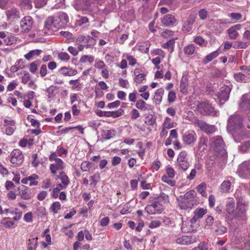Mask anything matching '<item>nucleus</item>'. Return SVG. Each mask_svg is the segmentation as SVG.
<instances>
[{
  "label": "nucleus",
  "mask_w": 250,
  "mask_h": 250,
  "mask_svg": "<svg viewBox=\"0 0 250 250\" xmlns=\"http://www.w3.org/2000/svg\"><path fill=\"white\" fill-rule=\"evenodd\" d=\"M235 202L230 200L227 202L226 211L227 213L237 221H244L246 220V207L241 203H238L235 208Z\"/></svg>",
  "instance_id": "obj_1"
},
{
  "label": "nucleus",
  "mask_w": 250,
  "mask_h": 250,
  "mask_svg": "<svg viewBox=\"0 0 250 250\" xmlns=\"http://www.w3.org/2000/svg\"><path fill=\"white\" fill-rule=\"evenodd\" d=\"M187 155L188 154L186 151L181 152L178 156L176 163L177 168L184 171H186L190 166L189 162L187 158Z\"/></svg>",
  "instance_id": "obj_2"
},
{
  "label": "nucleus",
  "mask_w": 250,
  "mask_h": 250,
  "mask_svg": "<svg viewBox=\"0 0 250 250\" xmlns=\"http://www.w3.org/2000/svg\"><path fill=\"white\" fill-rule=\"evenodd\" d=\"M228 122V128L230 130H238L243 126L242 118L238 115L230 116Z\"/></svg>",
  "instance_id": "obj_3"
},
{
  "label": "nucleus",
  "mask_w": 250,
  "mask_h": 250,
  "mask_svg": "<svg viewBox=\"0 0 250 250\" xmlns=\"http://www.w3.org/2000/svg\"><path fill=\"white\" fill-rule=\"evenodd\" d=\"M163 210V206L158 199L154 200L151 204L147 205L145 208L146 211L151 215L160 214Z\"/></svg>",
  "instance_id": "obj_4"
},
{
  "label": "nucleus",
  "mask_w": 250,
  "mask_h": 250,
  "mask_svg": "<svg viewBox=\"0 0 250 250\" xmlns=\"http://www.w3.org/2000/svg\"><path fill=\"white\" fill-rule=\"evenodd\" d=\"M230 90V88L227 85H223L221 87L220 91L215 94L219 104H223L229 99Z\"/></svg>",
  "instance_id": "obj_5"
},
{
  "label": "nucleus",
  "mask_w": 250,
  "mask_h": 250,
  "mask_svg": "<svg viewBox=\"0 0 250 250\" xmlns=\"http://www.w3.org/2000/svg\"><path fill=\"white\" fill-rule=\"evenodd\" d=\"M197 110L203 115H216L217 111L209 104L200 103L197 107Z\"/></svg>",
  "instance_id": "obj_6"
},
{
  "label": "nucleus",
  "mask_w": 250,
  "mask_h": 250,
  "mask_svg": "<svg viewBox=\"0 0 250 250\" xmlns=\"http://www.w3.org/2000/svg\"><path fill=\"white\" fill-rule=\"evenodd\" d=\"M10 162L16 167L20 166L23 163L24 157L21 151L16 149L13 150L10 154Z\"/></svg>",
  "instance_id": "obj_7"
},
{
  "label": "nucleus",
  "mask_w": 250,
  "mask_h": 250,
  "mask_svg": "<svg viewBox=\"0 0 250 250\" xmlns=\"http://www.w3.org/2000/svg\"><path fill=\"white\" fill-rule=\"evenodd\" d=\"M210 145L214 151L219 152L224 149L225 143L221 136H216L210 139Z\"/></svg>",
  "instance_id": "obj_8"
},
{
  "label": "nucleus",
  "mask_w": 250,
  "mask_h": 250,
  "mask_svg": "<svg viewBox=\"0 0 250 250\" xmlns=\"http://www.w3.org/2000/svg\"><path fill=\"white\" fill-rule=\"evenodd\" d=\"M54 18L55 20L56 26L59 27L60 29L64 28L69 21L68 16L64 12H59L57 16Z\"/></svg>",
  "instance_id": "obj_9"
},
{
  "label": "nucleus",
  "mask_w": 250,
  "mask_h": 250,
  "mask_svg": "<svg viewBox=\"0 0 250 250\" xmlns=\"http://www.w3.org/2000/svg\"><path fill=\"white\" fill-rule=\"evenodd\" d=\"M198 237L199 236L196 235L183 236L177 238L176 242L179 244L188 245L196 242Z\"/></svg>",
  "instance_id": "obj_10"
},
{
  "label": "nucleus",
  "mask_w": 250,
  "mask_h": 250,
  "mask_svg": "<svg viewBox=\"0 0 250 250\" xmlns=\"http://www.w3.org/2000/svg\"><path fill=\"white\" fill-rule=\"evenodd\" d=\"M195 123L201 130L207 134L213 133L216 130L214 125H208L203 121L197 120Z\"/></svg>",
  "instance_id": "obj_11"
},
{
  "label": "nucleus",
  "mask_w": 250,
  "mask_h": 250,
  "mask_svg": "<svg viewBox=\"0 0 250 250\" xmlns=\"http://www.w3.org/2000/svg\"><path fill=\"white\" fill-rule=\"evenodd\" d=\"M91 4L90 0H76L74 7L77 10H91Z\"/></svg>",
  "instance_id": "obj_12"
},
{
  "label": "nucleus",
  "mask_w": 250,
  "mask_h": 250,
  "mask_svg": "<svg viewBox=\"0 0 250 250\" xmlns=\"http://www.w3.org/2000/svg\"><path fill=\"white\" fill-rule=\"evenodd\" d=\"M178 201V205L181 209H188L192 208L196 204V201H190L180 196L177 199Z\"/></svg>",
  "instance_id": "obj_13"
},
{
  "label": "nucleus",
  "mask_w": 250,
  "mask_h": 250,
  "mask_svg": "<svg viewBox=\"0 0 250 250\" xmlns=\"http://www.w3.org/2000/svg\"><path fill=\"white\" fill-rule=\"evenodd\" d=\"M76 42L77 44L83 43L86 48L93 46L95 44V40L91 39L90 36L86 37L83 35L79 36L76 39Z\"/></svg>",
  "instance_id": "obj_14"
},
{
  "label": "nucleus",
  "mask_w": 250,
  "mask_h": 250,
  "mask_svg": "<svg viewBox=\"0 0 250 250\" xmlns=\"http://www.w3.org/2000/svg\"><path fill=\"white\" fill-rule=\"evenodd\" d=\"M33 25V20L29 16L25 17L21 21V27L23 32L29 31Z\"/></svg>",
  "instance_id": "obj_15"
},
{
  "label": "nucleus",
  "mask_w": 250,
  "mask_h": 250,
  "mask_svg": "<svg viewBox=\"0 0 250 250\" xmlns=\"http://www.w3.org/2000/svg\"><path fill=\"white\" fill-rule=\"evenodd\" d=\"M197 136L194 131L186 132L183 136V141L187 145H190L194 144L196 141Z\"/></svg>",
  "instance_id": "obj_16"
},
{
  "label": "nucleus",
  "mask_w": 250,
  "mask_h": 250,
  "mask_svg": "<svg viewBox=\"0 0 250 250\" xmlns=\"http://www.w3.org/2000/svg\"><path fill=\"white\" fill-rule=\"evenodd\" d=\"M196 15L195 14H191L187 18L186 21L184 23L182 29L184 32H189L192 28V25L194 23L196 20Z\"/></svg>",
  "instance_id": "obj_17"
},
{
  "label": "nucleus",
  "mask_w": 250,
  "mask_h": 250,
  "mask_svg": "<svg viewBox=\"0 0 250 250\" xmlns=\"http://www.w3.org/2000/svg\"><path fill=\"white\" fill-rule=\"evenodd\" d=\"M249 166H250V162L243 163L240 166L238 172L241 177L246 178L250 176V168L249 167Z\"/></svg>",
  "instance_id": "obj_18"
},
{
  "label": "nucleus",
  "mask_w": 250,
  "mask_h": 250,
  "mask_svg": "<svg viewBox=\"0 0 250 250\" xmlns=\"http://www.w3.org/2000/svg\"><path fill=\"white\" fill-rule=\"evenodd\" d=\"M241 27L242 25L238 24L234 25L228 29L227 32L229 35V38L230 39L233 40L236 39L239 35L237 31L239 30Z\"/></svg>",
  "instance_id": "obj_19"
},
{
  "label": "nucleus",
  "mask_w": 250,
  "mask_h": 250,
  "mask_svg": "<svg viewBox=\"0 0 250 250\" xmlns=\"http://www.w3.org/2000/svg\"><path fill=\"white\" fill-rule=\"evenodd\" d=\"M6 14L8 20L11 21L19 19L21 17L20 11L15 8H12L7 10Z\"/></svg>",
  "instance_id": "obj_20"
},
{
  "label": "nucleus",
  "mask_w": 250,
  "mask_h": 250,
  "mask_svg": "<svg viewBox=\"0 0 250 250\" xmlns=\"http://www.w3.org/2000/svg\"><path fill=\"white\" fill-rule=\"evenodd\" d=\"M55 20L54 17H48L45 21L44 27L48 30H51L53 31L59 29V27H57L55 23Z\"/></svg>",
  "instance_id": "obj_21"
},
{
  "label": "nucleus",
  "mask_w": 250,
  "mask_h": 250,
  "mask_svg": "<svg viewBox=\"0 0 250 250\" xmlns=\"http://www.w3.org/2000/svg\"><path fill=\"white\" fill-rule=\"evenodd\" d=\"M63 168L64 164L62 159H57L55 164H51L50 166V169L53 174H55L58 170H62Z\"/></svg>",
  "instance_id": "obj_22"
},
{
  "label": "nucleus",
  "mask_w": 250,
  "mask_h": 250,
  "mask_svg": "<svg viewBox=\"0 0 250 250\" xmlns=\"http://www.w3.org/2000/svg\"><path fill=\"white\" fill-rule=\"evenodd\" d=\"M176 22V19L171 14H167L162 19V23L165 26H171Z\"/></svg>",
  "instance_id": "obj_23"
},
{
  "label": "nucleus",
  "mask_w": 250,
  "mask_h": 250,
  "mask_svg": "<svg viewBox=\"0 0 250 250\" xmlns=\"http://www.w3.org/2000/svg\"><path fill=\"white\" fill-rule=\"evenodd\" d=\"M242 110L246 111L250 109V97L248 95H244L239 104Z\"/></svg>",
  "instance_id": "obj_24"
},
{
  "label": "nucleus",
  "mask_w": 250,
  "mask_h": 250,
  "mask_svg": "<svg viewBox=\"0 0 250 250\" xmlns=\"http://www.w3.org/2000/svg\"><path fill=\"white\" fill-rule=\"evenodd\" d=\"M59 72L64 76H72L76 75L78 72L76 69L65 66L62 67L59 69Z\"/></svg>",
  "instance_id": "obj_25"
},
{
  "label": "nucleus",
  "mask_w": 250,
  "mask_h": 250,
  "mask_svg": "<svg viewBox=\"0 0 250 250\" xmlns=\"http://www.w3.org/2000/svg\"><path fill=\"white\" fill-rule=\"evenodd\" d=\"M134 74L135 76L134 81L137 83H141L145 80L146 75L143 72L142 70L140 69L136 68L134 70Z\"/></svg>",
  "instance_id": "obj_26"
},
{
  "label": "nucleus",
  "mask_w": 250,
  "mask_h": 250,
  "mask_svg": "<svg viewBox=\"0 0 250 250\" xmlns=\"http://www.w3.org/2000/svg\"><path fill=\"white\" fill-rule=\"evenodd\" d=\"M164 94V89L163 88L158 89L154 93V96L153 99V103L156 104H159L162 101Z\"/></svg>",
  "instance_id": "obj_27"
},
{
  "label": "nucleus",
  "mask_w": 250,
  "mask_h": 250,
  "mask_svg": "<svg viewBox=\"0 0 250 250\" xmlns=\"http://www.w3.org/2000/svg\"><path fill=\"white\" fill-rule=\"evenodd\" d=\"M19 195L23 200H30L32 197L31 193L29 191V188L27 187H23V189H20Z\"/></svg>",
  "instance_id": "obj_28"
},
{
  "label": "nucleus",
  "mask_w": 250,
  "mask_h": 250,
  "mask_svg": "<svg viewBox=\"0 0 250 250\" xmlns=\"http://www.w3.org/2000/svg\"><path fill=\"white\" fill-rule=\"evenodd\" d=\"M188 80L186 76H183L180 82V91L183 94L187 93L188 92Z\"/></svg>",
  "instance_id": "obj_29"
},
{
  "label": "nucleus",
  "mask_w": 250,
  "mask_h": 250,
  "mask_svg": "<svg viewBox=\"0 0 250 250\" xmlns=\"http://www.w3.org/2000/svg\"><path fill=\"white\" fill-rule=\"evenodd\" d=\"M124 110L122 108L119 109L118 110L114 111H104V116L106 117H112L114 118L119 117L123 115Z\"/></svg>",
  "instance_id": "obj_30"
},
{
  "label": "nucleus",
  "mask_w": 250,
  "mask_h": 250,
  "mask_svg": "<svg viewBox=\"0 0 250 250\" xmlns=\"http://www.w3.org/2000/svg\"><path fill=\"white\" fill-rule=\"evenodd\" d=\"M116 134L115 129L103 130L101 132L102 137L105 140H109L114 137Z\"/></svg>",
  "instance_id": "obj_31"
},
{
  "label": "nucleus",
  "mask_w": 250,
  "mask_h": 250,
  "mask_svg": "<svg viewBox=\"0 0 250 250\" xmlns=\"http://www.w3.org/2000/svg\"><path fill=\"white\" fill-rule=\"evenodd\" d=\"M58 179H59L61 180L62 186L65 188L70 183L68 177L66 175L65 172L63 171H62L60 172L59 176H58Z\"/></svg>",
  "instance_id": "obj_32"
},
{
  "label": "nucleus",
  "mask_w": 250,
  "mask_h": 250,
  "mask_svg": "<svg viewBox=\"0 0 250 250\" xmlns=\"http://www.w3.org/2000/svg\"><path fill=\"white\" fill-rule=\"evenodd\" d=\"M218 55L219 52L218 50L213 51L206 56L205 58L203 60V63L204 64H206L216 58Z\"/></svg>",
  "instance_id": "obj_33"
},
{
  "label": "nucleus",
  "mask_w": 250,
  "mask_h": 250,
  "mask_svg": "<svg viewBox=\"0 0 250 250\" xmlns=\"http://www.w3.org/2000/svg\"><path fill=\"white\" fill-rule=\"evenodd\" d=\"M175 43V40L174 39H171L162 44V46L164 48L167 49L170 53H172L174 51Z\"/></svg>",
  "instance_id": "obj_34"
},
{
  "label": "nucleus",
  "mask_w": 250,
  "mask_h": 250,
  "mask_svg": "<svg viewBox=\"0 0 250 250\" xmlns=\"http://www.w3.org/2000/svg\"><path fill=\"white\" fill-rule=\"evenodd\" d=\"M42 52L41 50L39 49L31 50L28 53L25 55L24 57L26 60L29 61L35 57L39 56Z\"/></svg>",
  "instance_id": "obj_35"
},
{
  "label": "nucleus",
  "mask_w": 250,
  "mask_h": 250,
  "mask_svg": "<svg viewBox=\"0 0 250 250\" xmlns=\"http://www.w3.org/2000/svg\"><path fill=\"white\" fill-rule=\"evenodd\" d=\"M231 186L230 180H227L224 181L220 186L221 190L223 192H227L229 191Z\"/></svg>",
  "instance_id": "obj_36"
},
{
  "label": "nucleus",
  "mask_w": 250,
  "mask_h": 250,
  "mask_svg": "<svg viewBox=\"0 0 250 250\" xmlns=\"http://www.w3.org/2000/svg\"><path fill=\"white\" fill-rule=\"evenodd\" d=\"M207 213V209L204 208H197L194 211L195 217L198 219L202 218Z\"/></svg>",
  "instance_id": "obj_37"
},
{
  "label": "nucleus",
  "mask_w": 250,
  "mask_h": 250,
  "mask_svg": "<svg viewBox=\"0 0 250 250\" xmlns=\"http://www.w3.org/2000/svg\"><path fill=\"white\" fill-rule=\"evenodd\" d=\"M196 196V193L195 191L194 190H191L187 192L184 196H182V197L190 201H196L195 200Z\"/></svg>",
  "instance_id": "obj_38"
},
{
  "label": "nucleus",
  "mask_w": 250,
  "mask_h": 250,
  "mask_svg": "<svg viewBox=\"0 0 250 250\" xmlns=\"http://www.w3.org/2000/svg\"><path fill=\"white\" fill-rule=\"evenodd\" d=\"M250 44V42H235L233 47L235 49H245Z\"/></svg>",
  "instance_id": "obj_39"
},
{
  "label": "nucleus",
  "mask_w": 250,
  "mask_h": 250,
  "mask_svg": "<svg viewBox=\"0 0 250 250\" xmlns=\"http://www.w3.org/2000/svg\"><path fill=\"white\" fill-rule=\"evenodd\" d=\"M208 140L207 138L205 137H202L200 138L199 142L198 143V148L199 150H203L207 146V144Z\"/></svg>",
  "instance_id": "obj_40"
},
{
  "label": "nucleus",
  "mask_w": 250,
  "mask_h": 250,
  "mask_svg": "<svg viewBox=\"0 0 250 250\" xmlns=\"http://www.w3.org/2000/svg\"><path fill=\"white\" fill-rule=\"evenodd\" d=\"M162 126L165 128L169 129L174 127V124L171 119L167 117L165 118Z\"/></svg>",
  "instance_id": "obj_41"
},
{
  "label": "nucleus",
  "mask_w": 250,
  "mask_h": 250,
  "mask_svg": "<svg viewBox=\"0 0 250 250\" xmlns=\"http://www.w3.org/2000/svg\"><path fill=\"white\" fill-rule=\"evenodd\" d=\"M61 208V205L59 202L56 201L51 205L49 209L51 212H53L54 213H58L59 211Z\"/></svg>",
  "instance_id": "obj_42"
},
{
  "label": "nucleus",
  "mask_w": 250,
  "mask_h": 250,
  "mask_svg": "<svg viewBox=\"0 0 250 250\" xmlns=\"http://www.w3.org/2000/svg\"><path fill=\"white\" fill-rule=\"evenodd\" d=\"M37 238L29 239L28 247L27 250H36L37 247Z\"/></svg>",
  "instance_id": "obj_43"
},
{
  "label": "nucleus",
  "mask_w": 250,
  "mask_h": 250,
  "mask_svg": "<svg viewBox=\"0 0 250 250\" xmlns=\"http://www.w3.org/2000/svg\"><path fill=\"white\" fill-rule=\"evenodd\" d=\"M39 176L36 174H32L28 176V182L30 186H37L38 184V182L36 180L39 179Z\"/></svg>",
  "instance_id": "obj_44"
},
{
  "label": "nucleus",
  "mask_w": 250,
  "mask_h": 250,
  "mask_svg": "<svg viewBox=\"0 0 250 250\" xmlns=\"http://www.w3.org/2000/svg\"><path fill=\"white\" fill-rule=\"evenodd\" d=\"M195 49V47L194 44H188L185 47L184 51L185 54L190 55L194 53Z\"/></svg>",
  "instance_id": "obj_45"
},
{
  "label": "nucleus",
  "mask_w": 250,
  "mask_h": 250,
  "mask_svg": "<svg viewBox=\"0 0 250 250\" xmlns=\"http://www.w3.org/2000/svg\"><path fill=\"white\" fill-rule=\"evenodd\" d=\"M64 188H65L62 187L61 184H57L56 187L53 189V197L57 198L59 196V193L60 190Z\"/></svg>",
  "instance_id": "obj_46"
},
{
  "label": "nucleus",
  "mask_w": 250,
  "mask_h": 250,
  "mask_svg": "<svg viewBox=\"0 0 250 250\" xmlns=\"http://www.w3.org/2000/svg\"><path fill=\"white\" fill-rule=\"evenodd\" d=\"M58 57L62 61L67 62L70 58L68 53L65 52H61L58 53Z\"/></svg>",
  "instance_id": "obj_47"
},
{
  "label": "nucleus",
  "mask_w": 250,
  "mask_h": 250,
  "mask_svg": "<svg viewBox=\"0 0 250 250\" xmlns=\"http://www.w3.org/2000/svg\"><path fill=\"white\" fill-rule=\"evenodd\" d=\"M240 243H244L245 248L248 250H250V239L249 236H244L241 237Z\"/></svg>",
  "instance_id": "obj_48"
},
{
  "label": "nucleus",
  "mask_w": 250,
  "mask_h": 250,
  "mask_svg": "<svg viewBox=\"0 0 250 250\" xmlns=\"http://www.w3.org/2000/svg\"><path fill=\"white\" fill-rule=\"evenodd\" d=\"M94 61V58L93 56H88L84 55H83L80 59V62L82 63H85L86 62H88L91 63Z\"/></svg>",
  "instance_id": "obj_49"
},
{
  "label": "nucleus",
  "mask_w": 250,
  "mask_h": 250,
  "mask_svg": "<svg viewBox=\"0 0 250 250\" xmlns=\"http://www.w3.org/2000/svg\"><path fill=\"white\" fill-rule=\"evenodd\" d=\"M146 104V103L142 100H139L136 101V107L140 110H143V111H146V108L145 106Z\"/></svg>",
  "instance_id": "obj_50"
},
{
  "label": "nucleus",
  "mask_w": 250,
  "mask_h": 250,
  "mask_svg": "<svg viewBox=\"0 0 250 250\" xmlns=\"http://www.w3.org/2000/svg\"><path fill=\"white\" fill-rule=\"evenodd\" d=\"M206 187V184L205 183H202L197 186L196 189L203 196H206L207 194L205 192Z\"/></svg>",
  "instance_id": "obj_51"
},
{
  "label": "nucleus",
  "mask_w": 250,
  "mask_h": 250,
  "mask_svg": "<svg viewBox=\"0 0 250 250\" xmlns=\"http://www.w3.org/2000/svg\"><path fill=\"white\" fill-rule=\"evenodd\" d=\"M21 5L24 8L31 9L32 5L30 0H21Z\"/></svg>",
  "instance_id": "obj_52"
},
{
  "label": "nucleus",
  "mask_w": 250,
  "mask_h": 250,
  "mask_svg": "<svg viewBox=\"0 0 250 250\" xmlns=\"http://www.w3.org/2000/svg\"><path fill=\"white\" fill-rule=\"evenodd\" d=\"M227 230L228 229L226 227L222 225H218L215 229V231L217 232V234L223 235L227 232Z\"/></svg>",
  "instance_id": "obj_53"
},
{
  "label": "nucleus",
  "mask_w": 250,
  "mask_h": 250,
  "mask_svg": "<svg viewBox=\"0 0 250 250\" xmlns=\"http://www.w3.org/2000/svg\"><path fill=\"white\" fill-rule=\"evenodd\" d=\"M234 79L237 82H246V76L242 73H235L234 75Z\"/></svg>",
  "instance_id": "obj_54"
},
{
  "label": "nucleus",
  "mask_w": 250,
  "mask_h": 250,
  "mask_svg": "<svg viewBox=\"0 0 250 250\" xmlns=\"http://www.w3.org/2000/svg\"><path fill=\"white\" fill-rule=\"evenodd\" d=\"M39 62H34L30 63L29 65V69L30 72L35 73L37 70Z\"/></svg>",
  "instance_id": "obj_55"
},
{
  "label": "nucleus",
  "mask_w": 250,
  "mask_h": 250,
  "mask_svg": "<svg viewBox=\"0 0 250 250\" xmlns=\"http://www.w3.org/2000/svg\"><path fill=\"white\" fill-rule=\"evenodd\" d=\"M169 178L166 175H163L161 178V180L163 182L167 183L170 186H174L175 185V181L170 180Z\"/></svg>",
  "instance_id": "obj_56"
},
{
  "label": "nucleus",
  "mask_w": 250,
  "mask_h": 250,
  "mask_svg": "<svg viewBox=\"0 0 250 250\" xmlns=\"http://www.w3.org/2000/svg\"><path fill=\"white\" fill-rule=\"evenodd\" d=\"M91 167V163L90 162L85 161L81 164V168L83 171H87Z\"/></svg>",
  "instance_id": "obj_57"
},
{
  "label": "nucleus",
  "mask_w": 250,
  "mask_h": 250,
  "mask_svg": "<svg viewBox=\"0 0 250 250\" xmlns=\"http://www.w3.org/2000/svg\"><path fill=\"white\" fill-rule=\"evenodd\" d=\"M166 173L167 177L170 178H174L175 175L174 169L170 167H167L166 168Z\"/></svg>",
  "instance_id": "obj_58"
},
{
  "label": "nucleus",
  "mask_w": 250,
  "mask_h": 250,
  "mask_svg": "<svg viewBox=\"0 0 250 250\" xmlns=\"http://www.w3.org/2000/svg\"><path fill=\"white\" fill-rule=\"evenodd\" d=\"M100 174L99 173H95L93 176H91L90 178L92 180V182H91V185H94L95 186L99 181L100 179Z\"/></svg>",
  "instance_id": "obj_59"
},
{
  "label": "nucleus",
  "mask_w": 250,
  "mask_h": 250,
  "mask_svg": "<svg viewBox=\"0 0 250 250\" xmlns=\"http://www.w3.org/2000/svg\"><path fill=\"white\" fill-rule=\"evenodd\" d=\"M152 54L153 56H161L162 58H164L166 55L164 51L161 49H157L154 50L152 52Z\"/></svg>",
  "instance_id": "obj_60"
},
{
  "label": "nucleus",
  "mask_w": 250,
  "mask_h": 250,
  "mask_svg": "<svg viewBox=\"0 0 250 250\" xmlns=\"http://www.w3.org/2000/svg\"><path fill=\"white\" fill-rule=\"evenodd\" d=\"M70 84L72 85V89H75L78 87H79L81 85V83L79 82V79H76L74 80H70L69 82Z\"/></svg>",
  "instance_id": "obj_61"
},
{
  "label": "nucleus",
  "mask_w": 250,
  "mask_h": 250,
  "mask_svg": "<svg viewBox=\"0 0 250 250\" xmlns=\"http://www.w3.org/2000/svg\"><path fill=\"white\" fill-rule=\"evenodd\" d=\"M35 7L41 8L44 6L47 2V0H34Z\"/></svg>",
  "instance_id": "obj_62"
},
{
  "label": "nucleus",
  "mask_w": 250,
  "mask_h": 250,
  "mask_svg": "<svg viewBox=\"0 0 250 250\" xmlns=\"http://www.w3.org/2000/svg\"><path fill=\"white\" fill-rule=\"evenodd\" d=\"M208 11L205 9H202L199 11V16L201 19L205 20L207 18Z\"/></svg>",
  "instance_id": "obj_63"
},
{
  "label": "nucleus",
  "mask_w": 250,
  "mask_h": 250,
  "mask_svg": "<svg viewBox=\"0 0 250 250\" xmlns=\"http://www.w3.org/2000/svg\"><path fill=\"white\" fill-rule=\"evenodd\" d=\"M208 247L204 243H200L197 247L194 248L192 250H208Z\"/></svg>",
  "instance_id": "obj_64"
}]
</instances>
